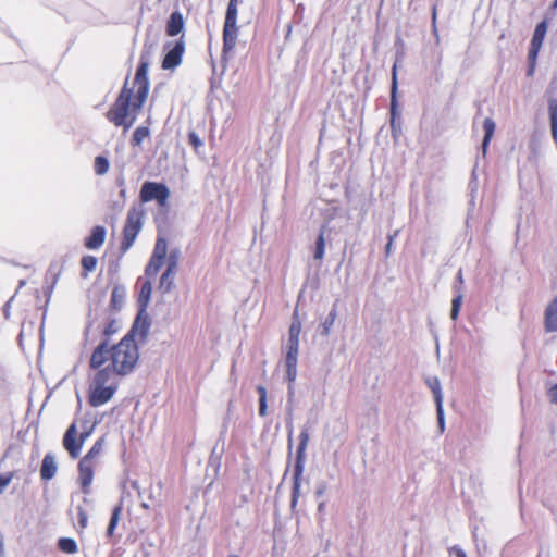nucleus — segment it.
Masks as SVG:
<instances>
[{"mask_svg":"<svg viewBox=\"0 0 557 557\" xmlns=\"http://www.w3.org/2000/svg\"><path fill=\"white\" fill-rule=\"evenodd\" d=\"M139 360L137 343H131L128 338H122L117 344L109 347V339H102L94 349L90 357V368L98 369L110 361L116 375L131 374Z\"/></svg>","mask_w":557,"mask_h":557,"instance_id":"obj_1","label":"nucleus"},{"mask_svg":"<svg viewBox=\"0 0 557 557\" xmlns=\"http://www.w3.org/2000/svg\"><path fill=\"white\" fill-rule=\"evenodd\" d=\"M310 436L306 428L299 434V443L296 450L295 465L293 470V486L290 496V507L295 508L300 496L301 479L305 471L306 449Z\"/></svg>","mask_w":557,"mask_h":557,"instance_id":"obj_2","label":"nucleus"},{"mask_svg":"<svg viewBox=\"0 0 557 557\" xmlns=\"http://www.w3.org/2000/svg\"><path fill=\"white\" fill-rule=\"evenodd\" d=\"M134 97L135 91L133 88L128 87V81L126 79L114 103L106 113L108 121L120 127L126 115H129V112L132 111Z\"/></svg>","mask_w":557,"mask_h":557,"instance_id":"obj_3","label":"nucleus"},{"mask_svg":"<svg viewBox=\"0 0 557 557\" xmlns=\"http://www.w3.org/2000/svg\"><path fill=\"white\" fill-rule=\"evenodd\" d=\"M149 64V55L146 53H141L134 78V85L136 87L135 97L133 101L134 110H140L147 100L150 87V83L148 79Z\"/></svg>","mask_w":557,"mask_h":557,"instance_id":"obj_4","label":"nucleus"},{"mask_svg":"<svg viewBox=\"0 0 557 557\" xmlns=\"http://www.w3.org/2000/svg\"><path fill=\"white\" fill-rule=\"evenodd\" d=\"M238 4L228 3L225 12V21L223 26V53H227L236 46L238 27L237 14Z\"/></svg>","mask_w":557,"mask_h":557,"instance_id":"obj_5","label":"nucleus"},{"mask_svg":"<svg viewBox=\"0 0 557 557\" xmlns=\"http://www.w3.org/2000/svg\"><path fill=\"white\" fill-rule=\"evenodd\" d=\"M143 215L144 213L136 209L128 211L123 228V238L120 246L122 253H125L133 246L143 226Z\"/></svg>","mask_w":557,"mask_h":557,"instance_id":"obj_6","label":"nucleus"},{"mask_svg":"<svg viewBox=\"0 0 557 557\" xmlns=\"http://www.w3.org/2000/svg\"><path fill=\"white\" fill-rule=\"evenodd\" d=\"M139 197L143 202L157 201L160 207H165L170 189L163 183L147 181L141 185Z\"/></svg>","mask_w":557,"mask_h":557,"instance_id":"obj_7","label":"nucleus"},{"mask_svg":"<svg viewBox=\"0 0 557 557\" xmlns=\"http://www.w3.org/2000/svg\"><path fill=\"white\" fill-rule=\"evenodd\" d=\"M151 322L147 309H138L137 315L131 330L124 335L123 338H128L131 343H136L135 338L139 337L141 342H145L149 333Z\"/></svg>","mask_w":557,"mask_h":557,"instance_id":"obj_8","label":"nucleus"},{"mask_svg":"<svg viewBox=\"0 0 557 557\" xmlns=\"http://www.w3.org/2000/svg\"><path fill=\"white\" fill-rule=\"evenodd\" d=\"M164 50L165 54L162 60V69L174 70L181 64L183 53L185 51V42L183 37L177 39L175 42H166L164 45Z\"/></svg>","mask_w":557,"mask_h":557,"instance_id":"obj_9","label":"nucleus"},{"mask_svg":"<svg viewBox=\"0 0 557 557\" xmlns=\"http://www.w3.org/2000/svg\"><path fill=\"white\" fill-rule=\"evenodd\" d=\"M397 65L394 64L392 69V85H391V129L394 137L400 132V123L397 121L399 119L398 112V101H397Z\"/></svg>","mask_w":557,"mask_h":557,"instance_id":"obj_10","label":"nucleus"},{"mask_svg":"<svg viewBox=\"0 0 557 557\" xmlns=\"http://www.w3.org/2000/svg\"><path fill=\"white\" fill-rule=\"evenodd\" d=\"M62 444L64 449L69 453L72 459L78 458L83 448V444L82 441H79L78 438L76 422H73L66 429Z\"/></svg>","mask_w":557,"mask_h":557,"instance_id":"obj_11","label":"nucleus"},{"mask_svg":"<svg viewBox=\"0 0 557 557\" xmlns=\"http://www.w3.org/2000/svg\"><path fill=\"white\" fill-rule=\"evenodd\" d=\"M116 386H103L90 384L89 404L91 407H100L107 404L114 395Z\"/></svg>","mask_w":557,"mask_h":557,"instance_id":"obj_12","label":"nucleus"},{"mask_svg":"<svg viewBox=\"0 0 557 557\" xmlns=\"http://www.w3.org/2000/svg\"><path fill=\"white\" fill-rule=\"evenodd\" d=\"M301 332V322L297 318V311L294 312V319L288 330V339L286 344V355L299 354V335Z\"/></svg>","mask_w":557,"mask_h":557,"instance_id":"obj_13","label":"nucleus"},{"mask_svg":"<svg viewBox=\"0 0 557 557\" xmlns=\"http://www.w3.org/2000/svg\"><path fill=\"white\" fill-rule=\"evenodd\" d=\"M94 466V462H87V460L81 459L78 462V480L85 494L89 493V486L92 483Z\"/></svg>","mask_w":557,"mask_h":557,"instance_id":"obj_14","label":"nucleus"},{"mask_svg":"<svg viewBox=\"0 0 557 557\" xmlns=\"http://www.w3.org/2000/svg\"><path fill=\"white\" fill-rule=\"evenodd\" d=\"M107 230L102 225H96L91 228L90 234L85 238L84 246L87 249H99L106 240Z\"/></svg>","mask_w":557,"mask_h":557,"instance_id":"obj_15","label":"nucleus"},{"mask_svg":"<svg viewBox=\"0 0 557 557\" xmlns=\"http://www.w3.org/2000/svg\"><path fill=\"white\" fill-rule=\"evenodd\" d=\"M57 470L58 465L54 456L50 453L46 454L41 462L40 478L44 481H50L54 478Z\"/></svg>","mask_w":557,"mask_h":557,"instance_id":"obj_16","label":"nucleus"},{"mask_svg":"<svg viewBox=\"0 0 557 557\" xmlns=\"http://www.w3.org/2000/svg\"><path fill=\"white\" fill-rule=\"evenodd\" d=\"M184 25L183 14L180 11H174L166 22V34L171 37L177 36L184 29Z\"/></svg>","mask_w":557,"mask_h":557,"instance_id":"obj_17","label":"nucleus"},{"mask_svg":"<svg viewBox=\"0 0 557 557\" xmlns=\"http://www.w3.org/2000/svg\"><path fill=\"white\" fill-rule=\"evenodd\" d=\"M545 331L557 332V297L547 306L544 320Z\"/></svg>","mask_w":557,"mask_h":557,"instance_id":"obj_18","label":"nucleus"},{"mask_svg":"<svg viewBox=\"0 0 557 557\" xmlns=\"http://www.w3.org/2000/svg\"><path fill=\"white\" fill-rule=\"evenodd\" d=\"M126 298L125 287L122 285H116L113 287L111 293L110 307L114 311H119L122 309Z\"/></svg>","mask_w":557,"mask_h":557,"instance_id":"obj_19","label":"nucleus"},{"mask_svg":"<svg viewBox=\"0 0 557 557\" xmlns=\"http://www.w3.org/2000/svg\"><path fill=\"white\" fill-rule=\"evenodd\" d=\"M495 128L496 124L494 120L492 117H486L483 122L484 137L481 145L483 154H485L487 151V147L494 136Z\"/></svg>","mask_w":557,"mask_h":557,"instance_id":"obj_20","label":"nucleus"},{"mask_svg":"<svg viewBox=\"0 0 557 557\" xmlns=\"http://www.w3.org/2000/svg\"><path fill=\"white\" fill-rule=\"evenodd\" d=\"M97 372L92 379V382L91 384L94 385H103L106 386V384L109 382V380L111 379L112 374L114 373L115 374V371L113 370L112 368V364L110 363L109 366L107 367H100L98 369H96Z\"/></svg>","mask_w":557,"mask_h":557,"instance_id":"obj_21","label":"nucleus"},{"mask_svg":"<svg viewBox=\"0 0 557 557\" xmlns=\"http://www.w3.org/2000/svg\"><path fill=\"white\" fill-rule=\"evenodd\" d=\"M297 362L298 355H286L285 367H286V380L289 384H293L297 377Z\"/></svg>","mask_w":557,"mask_h":557,"instance_id":"obj_22","label":"nucleus"},{"mask_svg":"<svg viewBox=\"0 0 557 557\" xmlns=\"http://www.w3.org/2000/svg\"><path fill=\"white\" fill-rule=\"evenodd\" d=\"M152 285L149 280H146L141 286L138 296V307L139 309H147L148 304L151 298Z\"/></svg>","mask_w":557,"mask_h":557,"instance_id":"obj_23","label":"nucleus"},{"mask_svg":"<svg viewBox=\"0 0 557 557\" xmlns=\"http://www.w3.org/2000/svg\"><path fill=\"white\" fill-rule=\"evenodd\" d=\"M548 114L550 121L552 136L557 141V98L548 99Z\"/></svg>","mask_w":557,"mask_h":557,"instance_id":"obj_24","label":"nucleus"},{"mask_svg":"<svg viewBox=\"0 0 557 557\" xmlns=\"http://www.w3.org/2000/svg\"><path fill=\"white\" fill-rule=\"evenodd\" d=\"M175 274V271H170L169 269H165L159 282V289L161 290V293L166 294L171 292V289L174 286Z\"/></svg>","mask_w":557,"mask_h":557,"instance_id":"obj_25","label":"nucleus"},{"mask_svg":"<svg viewBox=\"0 0 557 557\" xmlns=\"http://www.w3.org/2000/svg\"><path fill=\"white\" fill-rule=\"evenodd\" d=\"M337 318V308L336 304L333 305L332 309L330 310L327 317L325 318L324 322L320 326V334L324 337H327L331 333V329L334 325V322Z\"/></svg>","mask_w":557,"mask_h":557,"instance_id":"obj_26","label":"nucleus"},{"mask_svg":"<svg viewBox=\"0 0 557 557\" xmlns=\"http://www.w3.org/2000/svg\"><path fill=\"white\" fill-rule=\"evenodd\" d=\"M546 32H547V23H546V21L540 22L535 26V29H534V33H533V36H532V39H531V44L533 46L542 47L544 38H545V35H546Z\"/></svg>","mask_w":557,"mask_h":557,"instance_id":"obj_27","label":"nucleus"},{"mask_svg":"<svg viewBox=\"0 0 557 557\" xmlns=\"http://www.w3.org/2000/svg\"><path fill=\"white\" fill-rule=\"evenodd\" d=\"M121 512H122V503L117 504L112 509L111 518H110V521H109V524L107 528V532H106L108 537H111L114 534L115 528L120 521Z\"/></svg>","mask_w":557,"mask_h":557,"instance_id":"obj_28","label":"nucleus"},{"mask_svg":"<svg viewBox=\"0 0 557 557\" xmlns=\"http://www.w3.org/2000/svg\"><path fill=\"white\" fill-rule=\"evenodd\" d=\"M293 414H294V406L293 404L286 405V429L288 433V450L292 453L293 448V432H294V423H293Z\"/></svg>","mask_w":557,"mask_h":557,"instance_id":"obj_29","label":"nucleus"},{"mask_svg":"<svg viewBox=\"0 0 557 557\" xmlns=\"http://www.w3.org/2000/svg\"><path fill=\"white\" fill-rule=\"evenodd\" d=\"M426 384L433 393L435 405L442 404L443 403V394H442V387H441L440 380L435 376L429 377L426 380Z\"/></svg>","mask_w":557,"mask_h":557,"instance_id":"obj_30","label":"nucleus"},{"mask_svg":"<svg viewBox=\"0 0 557 557\" xmlns=\"http://www.w3.org/2000/svg\"><path fill=\"white\" fill-rule=\"evenodd\" d=\"M325 253V239H324V227L320 230V233L314 243L313 258L315 260H322Z\"/></svg>","mask_w":557,"mask_h":557,"instance_id":"obj_31","label":"nucleus"},{"mask_svg":"<svg viewBox=\"0 0 557 557\" xmlns=\"http://www.w3.org/2000/svg\"><path fill=\"white\" fill-rule=\"evenodd\" d=\"M58 548L66 554H75L78 549L76 541L72 537H60Z\"/></svg>","mask_w":557,"mask_h":557,"instance_id":"obj_32","label":"nucleus"},{"mask_svg":"<svg viewBox=\"0 0 557 557\" xmlns=\"http://www.w3.org/2000/svg\"><path fill=\"white\" fill-rule=\"evenodd\" d=\"M104 445V438L100 437L98 438L91 448L88 450V453L82 458V460H87V462H94V459L98 457L102 450Z\"/></svg>","mask_w":557,"mask_h":557,"instance_id":"obj_33","label":"nucleus"},{"mask_svg":"<svg viewBox=\"0 0 557 557\" xmlns=\"http://www.w3.org/2000/svg\"><path fill=\"white\" fill-rule=\"evenodd\" d=\"M150 135V129L149 127L147 126H138L134 133H133V136H132V139H131V145L134 146V147H137V146H140L141 143L147 138L149 137Z\"/></svg>","mask_w":557,"mask_h":557,"instance_id":"obj_34","label":"nucleus"},{"mask_svg":"<svg viewBox=\"0 0 557 557\" xmlns=\"http://www.w3.org/2000/svg\"><path fill=\"white\" fill-rule=\"evenodd\" d=\"M163 264H164V260L158 259V258L151 256L150 260L145 269L146 276H149V277L156 276Z\"/></svg>","mask_w":557,"mask_h":557,"instance_id":"obj_35","label":"nucleus"},{"mask_svg":"<svg viewBox=\"0 0 557 557\" xmlns=\"http://www.w3.org/2000/svg\"><path fill=\"white\" fill-rule=\"evenodd\" d=\"M98 263V259L94 256L87 255L84 256L81 260V265L83 268L82 276L87 277L89 272H92Z\"/></svg>","mask_w":557,"mask_h":557,"instance_id":"obj_36","label":"nucleus"},{"mask_svg":"<svg viewBox=\"0 0 557 557\" xmlns=\"http://www.w3.org/2000/svg\"><path fill=\"white\" fill-rule=\"evenodd\" d=\"M455 289L457 290V294L455 295V297L451 300V309H450V318L454 321L458 319L461 304H462V298H463V295H462L460 288H458L455 285Z\"/></svg>","mask_w":557,"mask_h":557,"instance_id":"obj_37","label":"nucleus"},{"mask_svg":"<svg viewBox=\"0 0 557 557\" xmlns=\"http://www.w3.org/2000/svg\"><path fill=\"white\" fill-rule=\"evenodd\" d=\"M110 168V162L104 156H97L94 162V170L97 175H104Z\"/></svg>","mask_w":557,"mask_h":557,"instance_id":"obj_38","label":"nucleus"},{"mask_svg":"<svg viewBox=\"0 0 557 557\" xmlns=\"http://www.w3.org/2000/svg\"><path fill=\"white\" fill-rule=\"evenodd\" d=\"M181 257V251L178 249H172L169 255L165 257L166 268L170 271H177L178 261Z\"/></svg>","mask_w":557,"mask_h":557,"instance_id":"obj_39","label":"nucleus"},{"mask_svg":"<svg viewBox=\"0 0 557 557\" xmlns=\"http://www.w3.org/2000/svg\"><path fill=\"white\" fill-rule=\"evenodd\" d=\"M256 389L259 395V414L265 417L268 413L267 388L258 385Z\"/></svg>","mask_w":557,"mask_h":557,"instance_id":"obj_40","label":"nucleus"},{"mask_svg":"<svg viewBox=\"0 0 557 557\" xmlns=\"http://www.w3.org/2000/svg\"><path fill=\"white\" fill-rule=\"evenodd\" d=\"M166 250H168V246H166V242L165 239L163 238H158L157 239V243L154 245V249H153V252L151 256L158 258V259H162V260H165V257H166Z\"/></svg>","mask_w":557,"mask_h":557,"instance_id":"obj_41","label":"nucleus"},{"mask_svg":"<svg viewBox=\"0 0 557 557\" xmlns=\"http://www.w3.org/2000/svg\"><path fill=\"white\" fill-rule=\"evenodd\" d=\"M139 110H134V108L132 107V111L129 112V115H126V117L124 119V122L121 123V127H123V131L124 133L127 132L135 123L136 119H137V113H138Z\"/></svg>","mask_w":557,"mask_h":557,"instance_id":"obj_42","label":"nucleus"},{"mask_svg":"<svg viewBox=\"0 0 557 557\" xmlns=\"http://www.w3.org/2000/svg\"><path fill=\"white\" fill-rule=\"evenodd\" d=\"M120 329V322L115 319L111 320L104 327L103 334L107 336H111L112 334H115Z\"/></svg>","mask_w":557,"mask_h":557,"instance_id":"obj_43","label":"nucleus"},{"mask_svg":"<svg viewBox=\"0 0 557 557\" xmlns=\"http://www.w3.org/2000/svg\"><path fill=\"white\" fill-rule=\"evenodd\" d=\"M436 417H437L438 428H440L441 432H443L445 429V414H444L443 403L440 405H436Z\"/></svg>","mask_w":557,"mask_h":557,"instance_id":"obj_44","label":"nucleus"},{"mask_svg":"<svg viewBox=\"0 0 557 557\" xmlns=\"http://www.w3.org/2000/svg\"><path fill=\"white\" fill-rule=\"evenodd\" d=\"M541 48L542 47H540V46H533L532 44H530V48H529V52H528L529 63H536V59H537Z\"/></svg>","mask_w":557,"mask_h":557,"instance_id":"obj_45","label":"nucleus"},{"mask_svg":"<svg viewBox=\"0 0 557 557\" xmlns=\"http://www.w3.org/2000/svg\"><path fill=\"white\" fill-rule=\"evenodd\" d=\"M329 484L326 481L321 480L317 482L315 497L321 498L327 491Z\"/></svg>","mask_w":557,"mask_h":557,"instance_id":"obj_46","label":"nucleus"},{"mask_svg":"<svg viewBox=\"0 0 557 557\" xmlns=\"http://www.w3.org/2000/svg\"><path fill=\"white\" fill-rule=\"evenodd\" d=\"M188 141L195 149H197L203 145L202 140L195 132H190L188 134Z\"/></svg>","mask_w":557,"mask_h":557,"instance_id":"obj_47","label":"nucleus"},{"mask_svg":"<svg viewBox=\"0 0 557 557\" xmlns=\"http://www.w3.org/2000/svg\"><path fill=\"white\" fill-rule=\"evenodd\" d=\"M57 280H58V277L55 276V277H54V280H53V282H52V284H51V285H48V286H47V287H45V289H44V294H45V296L47 297V300H46V304H45V309L47 308L48 302H49V300H50V298H51V295H52V293H53V288H54V285H55V283H57ZM45 313H46V311L44 312V314H45Z\"/></svg>","mask_w":557,"mask_h":557,"instance_id":"obj_48","label":"nucleus"},{"mask_svg":"<svg viewBox=\"0 0 557 557\" xmlns=\"http://www.w3.org/2000/svg\"><path fill=\"white\" fill-rule=\"evenodd\" d=\"M398 233H399V231L396 230L393 234H388L387 243H386V246H385V253H386V256H388L391 253L393 242H394L395 237H397Z\"/></svg>","mask_w":557,"mask_h":557,"instance_id":"obj_49","label":"nucleus"},{"mask_svg":"<svg viewBox=\"0 0 557 557\" xmlns=\"http://www.w3.org/2000/svg\"><path fill=\"white\" fill-rule=\"evenodd\" d=\"M432 32L436 38V41L438 42L440 41V35H438V30H437V27H436V8L434 7L433 8V11H432Z\"/></svg>","mask_w":557,"mask_h":557,"instance_id":"obj_50","label":"nucleus"},{"mask_svg":"<svg viewBox=\"0 0 557 557\" xmlns=\"http://www.w3.org/2000/svg\"><path fill=\"white\" fill-rule=\"evenodd\" d=\"M88 516L87 513L82 509L78 508V522L81 527L85 528L87 525Z\"/></svg>","mask_w":557,"mask_h":557,"instance_id":"obj_51","label":"nucleus"},{"mask_svg":"<svg viewBox=\"0 0 557 557\" xmlns=\"http://www.w3.org/2000/svg\"><path fill=\"white\" fill-rule=\"evenodd\" d=\"M548 394L550 401L557 405V383L550 387Z\"/></svg>","mask_w":557,"mask_h":557,"instance_id":"obj_52","label":"nucleus"},{"mask_svg":"<svg viewBox=\"0 0 557 557\" xmlns=\"http://www.w3.org/2000/svg\"><path fill=\"white\" fill-rule=\"evenodd\" d=\"M11 482V476H7V475H1L0 474V492L7 487Z\"/></svg>","mask_w":557,"mask_h":557,"instance_id":"obj_53","label":"nucleus"},{"mask_svg":"<svg viewBox=\"0 0 557 557\" xmlns=\"http://www.w3.org/2000/svg\"><path fill=\"white\" fill-rule=\"evenodd\" d=\"M92 432V428H90V430H85L83 432H81V434L78 435V438L79 441H82V444L84 445L85 441L90 436Z\"/></svg>","mask_w":557,"mask_h":557,"instance_id":"obj_54","label":"nucleus"},{"mask_svg":"<svg viewBox=\"0 0 557 557\" xmlns=\"http://www.w3.org/2000/svg\"><path fill=\"white\" fill-rule=\"evenodd\" d=\"M293 400H294V385L288 384L287 404H293Z\"/></svg>","mask_w":557,"mask_h":557,"instance_id":"obj_55","label":"nucleus"},{"mask_svg":"<svg viewBox=\"0 0 557 557\" xmlns=\"http://www.w3.org/2000/svg\"><path fill=\"white\" fill-rule=\"evenodd\" d=\"M115 183L116 185L120 187V188H125V177L123 174H120L116 180H115Z\"/></svg>","mask_w":557,"mask_h":557,"instance_id":"obj_56","label":"nucleus"},{"mask_svg":"<svg viewBox=\"0 0 557 557\" xmlns=\"http://www.w3.org/2000/svg\"><path fill=\"white\" fill-rule=\"evenodd\" d=\"M469 186H470V189H471V200H470V205H474V200H473V199H474V196H473V193L475 191L476 186H475V184H473V182H471V183L469 184Z\"/></svg>","mask_w":557,"mask_h":557,"instance_id":"obj_57","label":"nucleus"},{"mask_svg":"<svg viewBox=\"0 0 557 557\" xmlns=\"http://www.w3.org/2000/svg\"><path fill=\"white\" fill-rule=\"evenodd\" d=\"M534 71H535V63H529V66L527 70V75L532 76L534 74Z\"/></svg>","mask_w":557,"mask_h":557,"instance_id":"obj_58","label":"nucleus"},{"mask_svg":"<svg viewBox=\"0 0 557 557\" xmlns=\"http://www.w3.org/2000/svg\"><path fill=\"white\" fill-rule=\"evenodd\" d=\"M456 282H457L459 285H462V284H463V276H462V271H461V269H460V270L458 271V273H457Z\"/></svg>","mask_w":557,"mask_h":557,"instance_id":"obj_59","label":"nucleus"},{"mask_svg":"<svg viewBox=\"0 0 557 557\" xmlns=\"http://www.w3.org/2000/svg\"><path fill=\"white\" fill-rule=\"evenodd\" d=\"M456 557H467V554L461 548L456 549Z\"/></svg>","mask_w":557,"mask_h":557,"instance_id":"obj_60","label":"nucleus"},{"mask_svg":"<svg viewBox=\"0 0 557 557\" xmlns=\"http://www.w3.org/2000/svg\"><path fill=\"white\" fill-rule=\"evenodd\" d=\"M131 485H132V487H133L134 490H136V491L138 492V494L140 495V491H139V484H138V482H137V481H133V482L131 483Z\"/></svg>","mask_w":557,"mask_h":557,"instance_id":"obj_61","label":"nucleus"},{"mask_svg":"<svg viewBox=\"0 0 557 557\" xmlns=\"http://www.w3.org/2000/svg\"><path fill=\"white\" fill-rule=\"evenodd\" d=\"M120 197L122 198V202H124V200L126 198V189L125 188H121Z\"/></svg>","mask_w":557,"mask_h":557,"instance_id":"obj_62","label":"nucleus"},{"mask_svg":"<svg viewBox=\"0 0 557 557\" xmlns=\"http://www.w3.org/2000/svg\"><path fill=\"white\" fill-rule=\"evenodd\" d=\"M325 507V502H320L318 505V511L321 512Z\"/></svg>","mask_w":557,"mask_h":557,"instance_id":"obj_63","label":"nucleus"},{"mask_svg":"<svg viewBox=\"0 0 557 557\" xmlns=\"http://www.w3.org/2000/svg\"><path fill=\"white\" fill-rule=\"evenodd\" d=\"M537 557H549V556H548V553H544L543 550H541L539 553Z\"/></svg>","mask_w":557,"mask_h":557,"instance_id":"obj_64","label":"nucleus"}]
</instances>
